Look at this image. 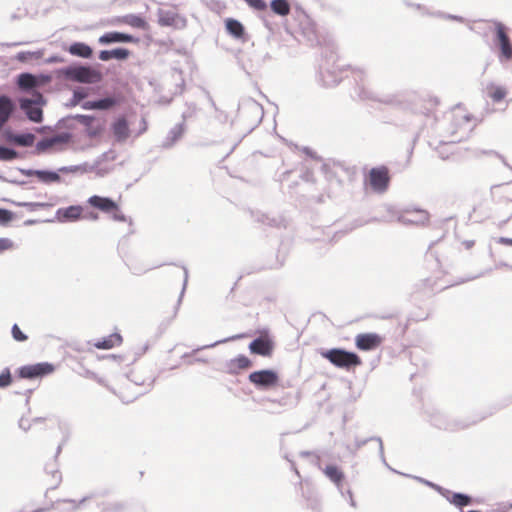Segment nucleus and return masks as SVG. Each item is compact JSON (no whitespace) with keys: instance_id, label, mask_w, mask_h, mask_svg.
I'll use <instances>...</instances> for the list:
<instances>
[{"instance_id":"9","label":"nucleus","mask_w":512,"mask_h":512,"mask_svg":"<svg viewBox=\"0 0 512 512\" xmlns=\"http://www.w3.org/2000/svg\"><path fill=\"white\" fill-rule=\"evenodd\" d=\"M399 221L403 224L425 226L430 221V214L425 209L407 208L401 212Z\"/></svg>"},{"instance_id":"28","label":"nucleus","mask_w":512,"mask_h":512,"mask_svg":"<svg viewBox=\"0 0 512 512\" xmlns=\"http://www.w3.org/2000/svg\"><path fill=\"white\" fill-rule=\"evenodd\" d=\"M18 86L23 90L32 89L37 85L36 77L29 73H22L18 76Z\"/></svg>"},{"instance_id":"48","label":"nucleus","mask_w":512,"mask_h":512,"mask_svg":"<svg viewBox=\"0 0 512 512\" xmlns=\"http://www.w3.org/2000/svg\"><path fill=\"white\" fill-rule=\"evenodd\" d=\"M343 498H347L348 501H349V504L353 507V508H356L357 504L355 502V500L353 499V494H352V491L348 488V489H345L344 488V496H342Z\"/></svg>"},{"instance_id":"31","label":"nucleus","mask_w":512,"mask_h":512,"mask_svg":"<svg viewBox=\"0 0 512 512\" xmlns=\"http://www.w3.org/2000/svg\"><path fill=\"white\" fill-rule=\"evenodd\" d=\"M117 104L114 98H104L97 101H91L87 103V108L90 109H109Z\"/></svg>"},{"instance_id":"35","label":"nucleus","mask_w":512,"mask_h":512,"mask_svg":"<svg viewBox=\"0 0 512 512\" xmlns=\"http://www.w3.org/2000/svg\"><path fill=\"white\" fill-rule=\"evenodd\" d=\"M19 157L17 151L0 145V160L11 161Z\"/></svg>"},{"instance_id":"16","label":"nucleus","mask_w":512,"mask_h":512,"mask_svg":"<svg viewBox=\"0 0 512 512\" xmlns=\"http://www.w3.org/2000/svg\"><path fill=\"white\" fill-rule=\"evenodd\" d=\"M15 109L13 101L6 95L0 96V130L8 122Z\"/></svg>"},{"instance_id":"45","label":"nucleus","mask_w":512,"mask_h":512,"mask_svg":"<svg viewBox=\"0 0 512 512\" xmlns=\"http://www.w3.org/2000/svg\"><path fill=\"white\" fill-rule=\"evenodd\" d=\"M184 293H185V290H181L179 295H178L176 303H175V305L173 307L172 319L175 318L177 313H178L179 307H180V305L182 303V299L184 297Z\"/></svg>"},{"instance_id":"59","label":"nucleus","mask_w":512,"mask_h":512,"mask_svg":"<svg viewBox=\"0 0 512 512\" xmlns=\"http://www.w3.org/2000/svg\"><path fill=\"white\" fill-rule=\"evenodd\" d=\"M292 469L293 471L299 476V472L297 470V468L295 467V464L292 462Z\"/></svg>"},{"instance_id":"18","label":"nucleus","mask_w":512,"mask_h":512,"mask_svg":"<svg viewBox=\"0 0 512 512\" xmlns=\"http://www.w3.org/2000/svg\"><path fill=\"white\" fill-rule=\"evenodd\" d=\"M445 498L449 501V503L459 508L461 512L463 511V507L470 506L473 503V498L470 495L462 492H451V494Z\"/></svg>"},{"instance_id":"63","label":"nucleus","mask_w":512,"mask_h":512,"mask_svg":"<svg viewBox=\"0 0 512 512\" xmlns=\"http://www.w3.org/2000/svg\"><path fill=\"white\" fill-rule=\"evenodd\" d=\"M111 357H112L113 359L120 358V356H116V355H112Z\"/></svg>"},{"instance_id":"38","label":"nucleus","mask_w":512,"mask_h":512,"mask_svg":"<svg viewBox=\"0 0 512 512\" xmlns=\"http://www.w3.org/2000/svg\"><path fill=\"white\" fill-rule=\"evenodd\" d=\"M421 482L425 483L427 486L436 490L440 495L444 498L451 494V491L428 480L420 479Z\"/></svg>"},{"instance_id":"20","label":"nucleus","mask_w":512,"mask_h":512,"mask_svg":"<svg viewBox=\"0 0 512 512\" xmlns=\"http://www.w3.org/2000/svg\"><path fill=\"white\" fill-rule=\"evenodd\" d=\"M497 37L500 44L501 53L506 60L512 58V45L510 43L509 37L507 36L503 27L499 26L497 29Z\"/></svg>"},{"instance_id":"50","label":"nucleus","mask_w":512,"mask_h":512,"mask_svg":"<svg viewBox=\"0 0 512 512\" xmlns=\"http://www.w3.org/2000/svg\"><path fill=\"white\" fill-rule=\"evenodd\" d=\"M79 170V167L77 166H69V167H61L59 169L62 173H76Z\"/></svg>"},{"instance_id":"19","label":"nucleus","mask_w":512,"mask_h":512,"mask_svg":"<svg viewBox=\"0 0 512 512\" xmlns=\"http://www.w3.org/2000/svg\"><path fill=\"white\" fill-rule=\"evenodd\" d=\"M252 366V361L245 355H238L231 359L227 364V371L230 374H236L238 370L247 369Z\"/></svg>"},{"instance_id":"33","label":"nucleus","mask_w":512,"mask_h":512,"mask_svg":"<svg viewBox=\"0 0 512 512\" xmlns=\"http://www.w3.org/2000/svg\"><path fill=\"white\" fill-rule=\"evenodd\" d=\"M35 176L43 182H59L60 176L56 172L38 170L34 172Z\"/></svg>"},{"instance_id":"24","label":"nucleus","mask_w":512,"mask_h":512,"mask_svg":"<svg viewBox=\"0 0 512 512\" xmlns=\"http://www.w3.org/2000/svg\"><path fill=\"white\" fill-rule=\"evenodd\" d=\"M116 23H124L134 28L146 29L147 23L146 21L137 15H126L122 18H118L115 20Z\"/></svg>"},{"instance_id":"60","label":"nucleus","mask_w":512,"mask_h":512,"mask_svg":"<svg viewBox=\"0 0 512 512\" xmlns=\"http://www.w3.org/2000/svg\"><path fill=\"white\" fill-rule=\"evenodd\" d=\"M90 218H92V219L96 220V219H98V215H97V214H91V215H90Z\"/></svg>"},{"instance_id":"49","label":"nucleus","mask_w":512,"mask_h":512,"mask_svg":"<svg viewBox=\"0 0 512 512\" xmlns=\"http://www.w3.org/2000/svg\"><path fill=\"white\" fill-rule=\"evenodd\" d=\"M99 59L102 61H108L112 59L111 51L103 50L99 53Z\"/></svg>"},{"instance_id":"27","label":"nucleus","mask_w":512,"mask_h":512,"mask_svg":"<svg viewBox=\"0 0 512 512\" xmlns=\"http://www.w3.org/2000/svg\"><path fill=\"white\" fill-rule=\"evenodd\" d=\"M63 218L71 221L78 220L83 213V208L79 205H72L67 208L61 209L58 212Z\"/></svg>"},{"instance_id":"12","label":"nucleus","mask_w":512,"mask_h":512,"mask_svg":"<svg viewBox=\"0 0 512 512\" xmlns=\"http://www.w3.org/2000/svg\"><path fill=\"white\" fill-rule=\"evenodd\" d=\"M71 141V135L69 133H62L55 135L50 138L43 139L37 143V150L44 152L54 147L62 149V147Z\"/></svg>"},{"instance_id":"57","label":"nucleus","mask_w":512,"mask_h":512,"mask_svg":"<svg viewBox=\"0 0 512 512\" xmlns=\"http://www.w3.org/2000/svg\"><path fill=\"white\" fill-rule=\"evenodd\" d=\"M311 453L309 451H302L300 452L301 457H308Z\"/></svg>"},{"instance_id":"23","label":"nucleus","mask_w":512,"mask_h":512,"mask_svg":"<svg viewBox=\"0 0 512 512\" xmlns=\"http://www.w3.org/2000/svg\"><path fill=\"white\" fill-rule=\"evenodd\" d=\"M439 104L440 100L436 96L428 95L421 99L420 108L422 113L428 116L435 112Z\"/></svg>"},{"instance_id":"22","label":"nucleus","mask_w":512,"mask_h":512,"mask_svg":"<svg viewBox=\"0 0 512 512\" xmlns=\"http://www.w3.org/2000/svg\"><path fill=\"white\" fill-rule=\"evenodd\" d=\"M122 342V336L115 332L94 343L97 349H111Z\"/></svg>"},{"instance_id":"58","label":"nucleus","mask_w":512,"mask_h":512,"mask_svg":"<svg viewBox=\"0 0 512 512\" xmlns=\"http://www.w3.org/2000/svg\"><path fill=\"white\" fill-rule=\"evenodd\" d=\"M61 450H62V444H59L58 447H57V450H56V456L59 455Z\"/></svg>"},{"instance_id":"3","label":"nucleus","mask_w":512,"mask_h":512,"mask_svg":"<svg viewBox=\"0 0 512 512\" xmlns=\"http://www.w3.org/2000/svg\"><path fill=\"white\" fill-rule=\"evenodd\" d=\"M87 203L91 207L98 209L103 213L109 214L114 221H126V216L121 211L120 206L111 198L93 195L88 198Z\"/></svg>"},{"instance_id":"37","label":"nucleus","mask_w":512,"mask_h":512,"mask_svg":"<svg viewBox=\"0 0 512 512\" xmlns=\"http://www.w3.org/2000/svg\"><path fill=\"white\" fill-rule=\"evenodd\" d=\"M12 383V375L9 368H5L0 374V388H6Z\"/></svg>"},{"instance_id":"26","label":"nucleus","mask_w":512,"mask_h":512,"mask_svg":"<svg viewBox=\"0 0 512 512\" xmlns=\"http://www.w3.org/2000/svg\"><path fill=\"white\" fill-rule=\"evenodd\" d=\"M369 441H376L378 443V446H379V455H380V458L383 462V464L385 466H387L389 469L390 466L387 464L386 462V459H385V456H384V447H383V442H382V439L378 436H372V437H369V438H366V439H361V440H356L355 441V446H356V449H359L361 448L362 446L366 445Z\"/></svg>"},{"instance_id":"44","label":"nucleus","mask_w":512,"mask_h":512,"mask_svg":"<svg viewBox=\"0 0 512 512\" xmlns=\"http://www.w3.org/2000/svg\"><path fill=\"white\" fill-rule=\"evenodd\" d=\"M14 247V243L9 238H0V253L6 250H11Z\"/></svg>"},{"instance_id":"8","label":"nucleus","mask_w":512,"mask_h":512,"mask_svg":"<svg viewBox=\"0 0 512 512\" xmlns=\"http://www.w3.org/2000/svg\"><path fill=\"white\" fill-rule=\"evenodd\" d=\"M368 182L374 191H386L390 182L389 169L386 166L372 168L368 174Z\"/></svg>"},{"instance_id":"52","label":"nucleus","mask_w":512,"mask_h":512,"mask_svg":"<svg viewBox=\"0 0 512 512\" xmlns=\"http://www.w3.org/2000/svg\"><path fill=\"white\" fill-rule=\"evenodd\" d=\"M461 245L466 250H471L475 246L474 240H464L461 242Z\"/></svg>"},{"instance_id":"1","label":"nucleus","mask_w":512,"mask_h":512,"mask_svg":"<svg viewBox=\"0 0 512 512\" xmlns=\"http://www.w3.org/2000/svg\"><path fill=\"white\" fill-rule=\"evenodd\" d=\"M320 354L335 367L345 370H351L362 364V360L357 353L342 348L323 350Z\"/></svg>"},{"instance_id":"10","label":"nucleus","mask_w":512,"mask_h":512,"mask_svg":"<svg viewBox=\"0 0 512 512\" xmlns=\"http://www.w3.org/2000/svg\"><path fill=\"white\" fill-rule=\"evenodd\" d=\"M383 337L377 333H361L355 337V345L361 351H371L379 347Z\"/></svg>"},{"instance_id":"55","label":"nucleus","mask_w":512,"mask_h":512,"mask_svg":"<svg viewBox=\"0 0 512 512\" xmlns=\"http://www.w3.org/2000/svg\"><path fill=\"white\" fill-rule=\"evenodd\" d=\"M83 119L85 124H89L93 120V118L89 116H84Z\"/></svg>"},{"instance_id":"34","label":"nucleus","mask_w":512,"mask_h":512,"mask_svg":"<svg viewBox=\"0 0 512 512\" xmlns=\"http://www.w3.org/2000/svg\"><path fill=\"white\" fill-rule=\"evenodd\" d=\"M244 337H245V334H236V335H233V336H229V337L217 340V341H215L213 343H210V344L204 345L202 347H199V348L196 349V351L214 348V347H216L219 344H223V343L239 340V339H242Z\"/></svg>"},{"instance_id":"46","label":"nucleus","mask_w":512,"mask_h":512,"mask_svg":"<svg viewBox=\"0 0 512 512\" xmlns=\"http://www.w3.org/2000/svg\"><path fill=\"white\" fill-rule=\"evenodd\" d=\"M12 220V213L6 209H0V223H7Z\"/></svg>"},{"instance_id":"40","label":"nucleus","mask_w":512,"mask_h":512,"mask_svg":"<svg viewBox=\"0 0 512 512\" xmlns=\"http://www.w3.org/2000/svg\"><path fill=\"white\" fill-rule=\"evenodd\" d=\"M19 206L26 207L29 211H36L40 208L48 207L49 205L46 203H38V202H24L19 203Z\"/></svg>"},{"instance_id":"36","label":"nucleus","mask_w":512,"mask_h":512,"mask_svg":"<svg viewBox=\"0 0 512 512\" xmlns=\"http://www.w3.org/2000/svg\"><path fill=\"white\" fill-rule=\"evenodd\" d=\"M11 334L13 339L17 342H24L28 339V336L20 329L17 324L12 326Z\"/></svg>"},{"instance_id":"11","label":"nucleus","mask_w":512,"mask_h":512,"mask_svg":"<svg viewBox=\"0 0 512 512\" xmlns=\"http://www.w3.org/2000/svg\"><path fill=\"white\" fill-rule=\"evenodd\" d=\"M68 76L81 83H95L101 79L99 72L83 66L71 69L68 72Z\"/></svg>"},{"instance_id":"32","label":"nucleus","mask_w":512,"mask_h":512,"mask_svg":"<svg viewBox=\"0 0 512 512\" xmlns=\"http://www.w3.org/2000/svg\"><path fill=\"white\" fill-rule=\"evenodd\" d=\"M12 142L20 146H32L34 144L35 136L33 134L14 135L10 138Z\"/></svg>"},{"instance_id":"30","label":"nucleus","mask_w":512,"mask_h":512,"mask_svg":"<svg viewBox=\"0 0 512 512\" xmlns=\"http://www.w3.org/2000/svg\"><path fill=\"white\" fill-rule=\"evenodd\" d=\"M487 94L494 102H500L506 97L507 91L504 87L492 84L487 87Z\"/></svg>"},{"instance_id":"61","label":"nucleus","mask_w":512,"mask_h":512,"mask_svg":"<svg viewBox=\"0 0 512 512\" xmlns=\"http://www.w3.org/2000/svg\"><path fill=\"white\" fill-rule=\"evenodd\" d=\"M97 381H98L99 384H102V385L104 384V381H103L102 378H98Z\"/></svg>"},{"instance_id":"54","label":"nucleus","mask_w":512,"mask_h":512,"mask_svg":"<svg viewBox=\"0 0 512 512\" xmlns=\"http://www.w3.org/2000/svg\"><path fill=\"white\" fill-rule=\"evenodd\" d=\"M32 421H33V423H40V422L45 421V418H43V417H36Z\"/></svg>"},{"instance_id":"21","label":"nucleus","mask_w":512,"mask_h":512,"mask_svg":"<svg viewBox=\"0 0 512 512\" xmlns=\"http://www.w3.org/2000/svg\"><path fill=\"white\" fill-rule=\"evenodd\" d=\"M225 28L228 34L236 39H244L245 36V28L243 24L233 18H227L225 20Z\"/></svg>"},{"instance_id":"15","label":"nucleus","mask_w":512,"mask_h":512,"mask_svg":"<svg viewBox=\"0 0 512 512\" xmlns=\"http://www.w3.org/2000/svg\"><path fill=\"white\" fill-rule=\"evenodd\" d=\"M137 43L138 39L132 35L121 33V32H108L100 36L99 43L111 44V43Z\"/></svg>"},{"instance_id":"56","label":"nucleus","mask_w":512,"mask_h":512,"mask_svg":"<svg viewBox=\"0 0 512 512\" xmlns=\"http://www.w3.org/2000/svg\"><path fill=\"white\" fill-rule=\"evenodd\" d=\"M33 512H53V511H52V510H50V509L40 508V509H36V510H34Z\"/></svg>"},{"instance_id":"47","label":"nucleus","mask_w":512,"mask_h":512,"mask_svg":"<svg viewBox=\"0 0 512 512\" xmlns=\"http://www.w3.org/2000/svg\"><path fill=\"white\" fill-rule=\"evenodd\" d=\"M343 498H347L348 501H349V504L353 507V508H356L357 504L355 502V500L353 499V494H352V491L348 488V489H345L344 488V496H342Z\"/></svg>"},{"instance_id":"6","label":"nucleus","mask_w":512,"mask_h":512,"mask_svg":"<svg viewBox=\"0 0 512 512\" xmlns=\"http://www.w3.org/2000/svg\"><path fill=\"white\" fill-rule=\"evenodd\" d=\"M45 104L43 95L39 92H34L31 99H20V108L25 112L29 120L40 123L43 120V111L41 106Z\"/></svg>"},{"instance_id":"43","label":"nucleus","mask_w":512,"mask_h":512,"mask_svg":"<svg viewBox=\"0 0 512 512\" xmlns=\"http://www.w3.org/2000/svg\"><path fill=\"white\" fill-rule=\"evenodd\" d=\"M91 497L85 496L79 501L73 500V499H66L64 500L65 503H69L72 506V510H77L81 505H83L85 502H87Z\"/></svg>"},{"instance_id":"13","label":"nucleus","mask_w":512,"mask_h":512,"mask_svg":"<svg viewBox=\"0 0 512 512\" xmlns=\"http://www.w3.org/2000/svg\"><path fill=\"white\" fill-rule=\"evenodd\" d=\"M323 473L336 486L341 496H344L345 474L343 471L337 465L329 464L324 468Z\"/></svg>"},{"instance_id":"39","label":"nucleus","mask_w":512,"mask_h":512,"mask_svg":"<svg viewBox=\"0 0 512 512\" xmlns=\"http://www.w3.org/2000/svg\"><path fill=\"white\" fill-rule=\"evenodd\" d=\"M112 58L118 59V60H124L127 59L130 55V51L125 48H116L111 50Z\"/></svg>"},{"instance_id":"25","label":"nucleus","mask_w":512,"mask_h":512,"mask_svg":"<svg viewBox=\"0 0 512 512\" xmlns=\"http://www.w3.org/2000/svg\"><path fill=\"white\" fill-rule=\"evenodd\" d=\"M72 55L82 58H90L92 56V49L85 43L76 42L69 47L68 50Z\"/></svg>"},{"instance_id":"7","label":"nucleus","mask_w":512,"mask_h":512,"mask_svg":"<svg viewBox=\"0 0 512 512\" xmlns=\"http://www.w3.org/2000/svg\"><path fill=\"white\" fill-rule=\"evenodd\" d=\"M54 365L48 362H40L31 365H24L18 368L17 375L22 379H37L51 374L54 371Z\"/></svg>"},{"instance_id":"42","label":"nucleus","mask_w":512,"mask_h":512,"mask_svg":"<svg viewBox=\"0 0 512 512\" xmlns=\"http://www.w3.org/2000/svg\"><path fill=\"white\" fill-rule=\"evenodd\" d=\"M245 2L253 9L263 11L267 5L263 0H245Z\"/></svg>"},{"instance_id":"5","label":"nucleus","mask_w":512,"mask_h":512,"mask_svg":"<svg viewBox=\"0 0 512 512\" xmlns=\"http://www.w3.org/2000/svg\"><path fill=\"white\" fill-rule=\"evenodd\" d=\"M248 380L261 391L270 390L279 383V374L273 369H261L253 371L248 375Z\"/></svg>"},{"instance_id":"53","label":"nucleus","mask_w":512,"mask_h":512,"mask_svg":"<svg viewBox=\"0 0 512 512\" xmlns=\"http://www.w3.org/2000/svg\"><path fill=\"white\" fill-rule=\"evenodd\" d=\"M498 243L503 244V245L512 246V239L506 238V237H501V238H499Z\"/></svg>"},{"instance_id":"62","label":"nucleus","mask_w":512,"mask_h":512,"mask_svg":"<svg viewBox=\"0 0 512 512\" xmlns=\"http://www.w3.org/2000/svg\"><path fill=\"white\" fill-rule=\"evenodd\" d=\"M490 512H506V511L499 510V509H494V510H491Z\"/></svg>"},{"instance_id":"14","label":"nucleus","mask_w":512,"mask_h":512,"mask_svg":"<svg viewBox=\"0 0 512 512\" xmlns=\"http://www.w3.org/2000/svg\"><path fill=\"white\" fill-rule=\"evenodd\" d=\"M274 344L271 339L264 337H257L249 344V350L252 354L260 356H270L272 354Z\"/></svg>"},{"instance_id":"51","label":"nucleus","mask_w":512,"mask_h":512,"mask_svg":"<svg viewBox=\"0 0 512 512\" xmlns=\"http://www.w3.org/2000/svg\"><path fill=\"white\" fill-rule=\"evenodd\" d=\"M19 427L24 431H28L31 427V423H29L28 420L21 418L19 421Z\"/></svg>"},{"instance_id":"41","label":"nucleus","mask_w":512,"mask_h":512,"mask_svg":"<svg viewBox=\"0 0 512 512\" xmlns=\"http://www.w3.org/2000/svg\"><path fill=\"white\" fill-rule=\"evenodd\" d=\"M158 22L161 26H172L175 23V16L169 14H162L159 17Z\"/></svg>"},{"instance_id":"4","label":"nucleus","mask_w":512,"mask_h":512,"mask_svg":"<svg viewBox=\"0 0 512 512\" xmlns=\"http://www.w3.org/2000/svg\"><path fill=\"white\" fill-rule=\"evenodd\" d=\"M482 419L484 417H451L444 419L439 416L433 419V425L442 430L456 432L467 429Z\"/></svg>"},{"instance_id":"2","label":"nucleus","mask_w":512,"mask_h":512,"mask_svg":"<svg viewBox=\"0 0 512 512\" xmlns=\"http://www.w3.org/2000/svg\"><path fill=\"white\" fill-rule=\"evenodd\" d=\"M450 129L453 134H467L476 125L474 115L463 106H456L450 114Z\"/></svg>"},{"instance_id":"17","label":"nucleus","mask_w":512,"mask_h":512,"mask_svg":"<svg viewBox=\"0 0 512 512\" xmlns=\"http://www.w3.org/2000/svg\"><path fill=\"white\" fill-rule=\"evenodd\" d=\"M112 132L117 141L123 142L130 135L128 122L125 118L117 119L112 125Z\"/></svg>"},{"instance_id":"29","label":"nucleus","mask_w":512,"mask_h":512,"mask_svg":"<svg viewBox=\"0 0 512 512\" xmlns=\"http://www.w3.org/2000/svg\"><path fill=\"white\" fill-rule=\"evenodd\" d=\"M271 9L275 14L287 16L290 13V4L287 0H272Z\"/></svg>"},{"instance_id":"64","label":"nucleus","mask_w":512,"mask_h":512,"mask_svg":"<svg viewBox=\"0 0 512 512\" xmlns=\"http://www.w3.org/2000/svg\"><path fill=\"white\" fill-rule=\"evenodd\" d=\"M285 459H286V460H288V462H291V463H292L291 459H289V457H288V456H285Z\"/></svg>"}]
</instances>
